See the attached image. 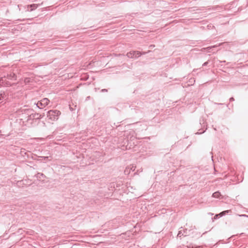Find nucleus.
Segmentation results:
<instances>
[{"instance_id":"obj_1","label":"nucleus","mask_w":248,"mask_h":248,"mask_svg":"<svg viewBox=\"0 0 248 248\" xmlns=\"http://www.w3.org/2000/svg\"><path fill=\"white\" fill-rule=\"evenodd\" d=\"M146 54V52H141L139 51H130L127 53L126 56L130 59L138 58L141 55Z\"/></svg>"},{"instance_id":"obj_2","label":"nucleus","mask_w":248,"mask_h":248,"mask_svg":"<svg viewBox=\"0 0 248 248\" xmlns=\"http://www.w3.org/2000/svg\"><path fill=\"white\" fill-rule=\"evenodd\" d=\"M60 114L61 112L59 110H50L48 112L47 116L50 120L54 121L58 119V117L60 115Z\"/></svg>"},{"instance_id":"obj_3","label":"nucleus","mask_w":248,"mask_h":248,"mask_svg":"<svg viewBox=\"0 0 248 248\" xmlns=\"http://www.w3.org/2000/svg\"><path fill=\"white\" fill-rule=\"evenodd\" d=\"M49 103V100L48 98H45L38 102L37 106L38 108H42L46 106Z\"/></svg>"},{"instance_id":"obj_4","label":"nucleus","mask_w":248,"mask_h":248,"mask_svg":"<svg viewBox=\"0 0 248 248\" xmlns=\"http://www.w3.org/2000/svg\"><path fill=\"white\" fill-rule=\"evenodd\" d=\"M7 78L10 79L12 80H16V76L14 73H12L10 74L7 76Z\"/></svg>"},{"instance_id":"obj_5","label":"nucleus","mask_w":248,"mask_h":248,"mask_svg":"<svg viewBox=\"0 0 248 248\" xmlns=\"http://www.w3.org/2000/svg\"><path fill=\"white\" fill-rule=\"evenodd\" d=\"M229 211H230L229 210H226V211H223V212H221L220 213H219V214L216 215L214 217V218L216 219L218 216H222L224 215L226 213H228Z\"/></svg>"},{"instance_id":"obj_6","label":"nucleus","mask_w":248,"mask_h":248,"mask_svg":"<svg viewBox=\"0 0 248 248\" xmlns=\"http://www.w3.org/2000/svg\"><path fill=\"white\" fill-rule=\"evenodd\" d=\"M220 196L219 192H216L213 194V197L214 198H218Z\"/></svg>"},{"instance_id":"obj_7","label":"nucleus","mask_w":248,"mask_h":248,"mask_svg":"<svg viewBox=\"0 0 248 248\" xmlns=\"http://www.w3.org/2000/svg\"><path fill=\"white\" fill-rule=\"evenodd\" d=\"M30 81V79L28 78L25 79V82L28 83Z\"/></svg>"},{"instance_id":"obj_8","label":"nucleus","mask_w":248,"mask_h":248,"mask_svg":"<svg viewBox=\"0 0 248 248\" xmlns=\"http://www.w3.org/2000/svg\"><path fill=\"white\" fill-rule=\"evenodd\" d=\"M3 98L2 94H0V100Z\"/></svg>"},{"instance_id":"obj_9","label":"nucleus","mask_w":248,"mask_h":248,"mask_svg":"<svg viewBox=\"0 0 248 248\" xmlns=\"http://www.w3.org/2000/svg\"><path fill=\"white\" fill-rule=\"evenodd\" d=\"M5 86H11V85L10 84L6 83Z\"/></svg>"},{"instance_id":"obj_10","label":"nucleus","mask_w":248,"mask_h":248,"mask_svg":"<svg viewBox=\"0 0 248 248\" xmlns=\"http://www.w3.org/2000/svg\"><path fill=\"white\" fill-rule=\"evenodd\" d=\"M34 8H36V6L35 5H33Z\"/></svg>"}]
</instances>
